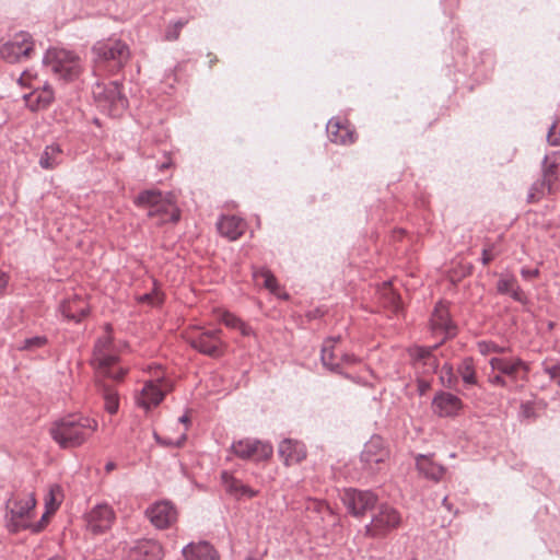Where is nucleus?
<instances>
[{
	"mask_svg": "<svg viewBox=\"0 0 560 560\" xmlns=\"http://www.w3.org/2000/svg\"><path fill=\"white\" fill-rule=\"evenodd\" d=\"M106 330L107 332L95 342L91 363L96 371V386L105 401V410L114 415L119 408V397L116 389L110 386L106 380L120 382L124 380L128 370L118 366L119 358L114 350L109 325L106 326Z\"/></svg>",
	"mask_w": 560,
	"mask_h": 560,
	"instance_id": "nucleus-1",
	"label": "nucleus"
},
{
	"mask_svg": "<svg viewBox=\"0 0 560 560\" xmlns=\"http://www.w3.org/2000/svg\"><path fill=\"white\" fill-rule=\"evenodd\" d=\"M97 429V422L89 417L69 415L52 422L49 433L61 448L82 445Z\"/></svg>",
	"mask_w": 560,
	"mask_h": 560,
	"instance_id": "nucleus-2",
	"label": "nucleus"
},
{
	"mask_svg": "<svg viewBox=\"0 0 560 560\" xmlns=\"http://www.w3.org/2000/svg\"><path fill=\"white\" fill-rule=\"evenodd\" d=\"M92 51L96 69L110 73L119 71L130 57L128 46L119 39L97 42Z\"/></svg>",
	"mask_w": 560,
	"mask_h": 560,
	"instance_id": "nucleus-3",
	"label": "nucleus"
},
{
	"mask_svg": "<svg viewBox=\"0 0 560 560\" xmlns=\"http://www.w3.org/2000/svg\"><path fill=\"white\" fill-rule=\"evenodd\" d=\"M136 205L142 208H149L148 217H160L162 223L172 221L177 222L180 218L179 210L173 203L171 194L163 196L158 189H149L141 191L136 200Z\"/></svg>",
	"mask_w": 560,
	"mask_h": 560,
	"instance_id": "nucleus-4",
	"label": "nucleus"
},
{
	"mask_svg": "<svg viewBox=\"0 0 560 560\" xmlns=\"http://www.w3.org/2000/svg\"><path fill=\"white\" fill-rule=\"evenodd\" d=\"M43 62L54 74L65 81L74 80L81 71L79 57L66 49H48Z\"/></svg>",
	"mask_w": 560,
	"mask_h": 560,
	"instance_id": "nucleus-5",
	"label": "nucleus"
},
{
	"mask_svg": "<svg viewBox=\"0 0 560 560\" xmlns=\"http://www.w3.org/2000/svg\"><path fill=\"white\" fill-rule=\"evenodd\" d=\"M97 106L110 116H119L128 106V100L122 94L121 84L112 81L108 84L96 83L92 90Z\"/></svg>",
	"mask_w": 560,
	"mask_h": 560,
	"instance_id": "nucleus-6",
	"label": "nucleus"
},
{
	"mask_svg": "<svg viewBox=\"0 0 560 560\" xmlns=\"http://www.w3.org/2000/svg\"><path fill=\"white\" fill-rule=\"evenodd\" d=\"M36 506L34 493H27L23 498H10L7 503V527L10 533H19L30 526L28 518Z\"/></svg>",
	"mask_w": 560,
	"mask_h": 560,
	"instance_id": "nucleus-7",
	"label": "nucleus"
},
{
	"mask_svg": "<svg viewBox=\"0 0 560 560\" xmlns=\"http://www.w3.org/2000/svg\"><path fill=\"white\" fill-rule=\"evenodd\" d=\"M35 51L33 36L24 31L15 33L10 39L0 42V58L8 63H19L30 59Z\"/></svg>",
	"mask_w": 560,
	"mask_h": 560,
	"instance_id": "nucleus-8",
	"label": "nucleus"
},
{
	"mask_svg": "<svg viewBox=\"0 0 560 560\" xmlns=\"http://www.w3.org/2000/svg\"><path fill=\"white\" fill-rule=\"evenodd\" d=\"M400 523L401 515L395 508L385 503L380 504L372 514L370 524L365 526V535L372 538L384 537Z\"/></svg>",
	"mask_w": 560,
	"mask_h": 560,
	"instance_id": "nucleus-9",
	"label": "nucleus"
},
{
	"mask_svg": "<svg viewBox=\"0 0 560 560\" xmlns=\"http://www.w3.org/2000/svg\"><path fill=\"white\" fill-rule=\"evenodd\" d=\"M221 329L205 330L198 328L187 337V342L198 352L211 357L219 358L223 355L225 342L221 339Z\"/></svg>",
	"mask_w": 560,
	"mask_h": 560,
	"instance_id": "nucleus-10",
	"label": "nucleus"
},
{
	"mask_svg": "<svg viewBox=\"0 0 560 560\" xmlns=\"http://www.w3.org/2000/svg\"><path fill=\"white\" fill-rule=\"evenodd\" d=\"M389 458V450L380 435H373L365 444L360 455L362 467L369 474L381 470L380 465Z\"/></svg>",
	"mask_w": 560,
	"mask_h": 560,
	"instance_id": "nucleus-11",
	"label": "nucleus"
},
{
	"mask_svg": "<svg viewBox=\"0 0 560 560\" xmlns=\"http://www.w3.org/2000/svg\"><path fill=\"white\" fill-rule=\"evenodd\" d=\"M231 452L241 459L262 462L272 456L273 447L268 442L246 438L233 442Z\"/></svg>",
	"mask_w": 560,
	"mask_h": 560,
	"instance_id": "nucleus-12",
	"label": "nucleus"
},
{
	"mask_svg": "<svg viewBox=\"0 0 560 560\" xmlns=\"http://www.w3.org/2000/svg\"><path fill=\"white\" fill-rule=\"evenodd\" d=\"M342 501L349 513L360 517L365 515L368 511L375 509L377 495L370 490L348 489L343 493Z\"/></svg>",
	"mask_w": 560,
	"mask_h": 560,
	"instance_id": "nucleus-13",
	"label": "nucleus"
},
{
	"mask_svg": "<svg viewBox=\"0 0 560 560\" xmlns=\"http://www.w3.org/2000/svg\"><path fill=\"white\" fill-rule=\"evenodd\" d=\"M145 516L156 529L172 527L178 517L176 506L166 500L158 501L145 510Z\"/></svg>",
	"mask_w": 560,
	"mask_h": 560,
	"instance_id": "nucleus-14",
	"label": "nucleus"
},
{
	"mask_svg": "<svg viewBox=\"0 0 560 560\" xmlns=\"http://www.w3.org/2000/svg\"><path fill=\"white\" fill-rule=\"evenodd\" d=\"M86 527L93 535L106 533L113 526L116 515L106 503L97 504L86 514Z\"/></svg>",
	"mask_w": 560,
	"mask_h": 560,
	"instance_id": "nucleus-15",
	"label": "nucleus"
},
{
	"mask_svg": "<svg viewBox=\"0 0 560 560\" xmlns=\"http://www.w3.org/2000/svg\"><path fill=\"white\" fill-rule=\"evenodd\" d=\"M489 364L493 371H499L510 378L511 383L518 380L526 381L529 372L528 364L520 358L509 360L505 358H491Z\"/></svg>",
	"mask_w": 560,
	"mask_h": 560,
	"instance_id": "nucleus-16",
	"label": "nucleus"
},
{
	"mask_svg": "<svg viewBox=\"0 0 560 560\" xmlns=\"http://www.w3.org/2000/svg\"><path fill=\"white\" fill-rule=\"evenodd\" d=\"M124 560H163V548L155 540L139 539L128 547Z\"/></svg>",
	"mask_w": 560,
	"mask_h": 560,
	"instance_id": "nucleus-17",
	"label": "nucleus"
},
{
	"mask_svg": "<svg viewBox=\"0 0 560 560\" xmlns=\"http://www.w3.org/2000/svg\"><path fill=\"white\" fill-rule=\"evenodd\" d=\"M328 139L336 144L347 145L354 143L357 135L348 120L339 117L331 118L326 126Z\"/></svg>",
	"mask_w": 560,
	"mask_h": 560,
	"instance_id": "nucleus-18",
	"label": "nucleus"
},
{
	"mask_svg": "<svg viewBox=\"0 0 560 560\" xmlns=\"http://www.w3.org/2000/svg\"><path fill=\"white\" fill-rule=\"evenodd\" d=\"M463 407L460 398L448 392H438L432 400V409L440 417H455Z\"/></svg>",
	"mask_w": 560,
	"mask_h": 560,
	"instance_id": "nucleus-19",
	"label": "nucleus"
},
{
	"mask_svg": "<svg viewBox=\"0 0 560 560\" xmlns=\"http://www.w3.org/2000/svg\"><path fill=\"white\" fill-rule=\"evenodd\" d=\"M163 383L162 376H158L155 381L145 382L140 395L137 397V404L145 410L158 406L165 396V392L162 388Z\"/></svg>",
	"mask_w": 560,
	"mask_h": 560,
	"instance_id": "nucleus-20",
	"label": "nucleus"
},
{
	"mask_svg": "<svg viewBox=\"0 0 560 560\" xmlns=\"http://www.w3.org/2000/svg\"><path fill=\"white\" fill-rule=\"evenodd\" d=\"M60 312L67 319L79 323L89 314L90 305L84 298L73 294L62 301Z\"/></svg>",
	"mask_w": 560,
	"mask_h": 560,
	"instance_id": "nucleus-21",
	"label": "nucleus"
},
{
	"mask_svg": "<svg viewBox=\"0 0 560 560\" xmlns=\"http://www.w3.org/2000/svg\"><path fill=\"white\" fill-rule=\"evenodd\" d=\"M431 326L434 332L444 334V339L456 335V325L452 322L446 305L442 302L438 303L433 311Z\"/></svg>",
	"mask_w": 560,
	"mask_h": 560,
	"instance_id": "nucleus-22",
	"label": "nucleus"
},
{
	"mask_svg": "<svg viewBox=\"0 0 560 560\" xmlns=\"http://www.w3.org/2000/svg\"><path fill=\"white\" fill-rule=\"evenodd\" d=\"M217 229L222 236L236 241L244 234L246 223L236 215H222L217 223Z\"/></svg>",
	"mask_w": 560,
	"mask_h": 560,
	"instance_id": "nucleus-23",
	"label": "nucleus"
},
{
	"mask_svg": "<svg viewBox=\"0 0 560 560\" xmlns=\"http://www.w3.org/2000/svg\"><path fill=\"white\" fill-rule=\"evenodd\" d=\"M24 101L26 106L33 112L46 109L54 101V92L48 84H45L25 94Z\"/></svg>",
	"mask_w": 560,
	"mask_h": 560,
	"instance_id": "nucleus-24",
	"label": "nucleus"
},
{
	"mask_svg": "<svg viewBox=\"0 0 560 560\" xmlns=\"http://www.w3.org/2000/svg\"><path fill=\"white\" fill-rule=\"evenodd\" d=\"M182 552L186 560H219L217 550L208 541L190 542Z\"/></svg>",
	"mask_w": 560,
	"mask_h": 560,
	"instance_id": "nucleus-25",
	"label": "nucleus"
},
{
	"mask_svg": "<svg viewBox=\"0 0 560 560\" xmlns=\"http://www.w3.org/2000/svg\"><path fill=\"white\" fill-rule=\"evenodd\" d=\"M279 455L284 459L285 464L299 463L306 457L305 446L294 440L285 439L279 444Z\"/></svg>",
	"mask_w": 560,
	"mask_h": 560,
	"instance_id": "nucleus-26",
	"label": "nucleus"
},
{
	"mask_svg": "<svg viewBox=\"0 0 560 560\" xmlns=\"http://www.w3.org/2000/svg\"><path fill=\"white\" fill-rule=\"evenodd\" d=\"M438 346L433 348L427 347H415L409 350L410 357L415 361L416 364H422L424 372H435L439 364L436 358L433 355L432 351Z\"/></svg>",
	"mask_w": 560,
	"mask_h": 560,
	"instance_id": "nucleus-27",
	"label": "nucleus"
},
{
	"mask_svg": "<svg viewBox=\"0 0 560 560\" xmlns=\"http://www.w3.org/2000/svg\"><path fill=\"white\" fill-rule=\"evenodd\" d=\"M416 464H417L418 470L422 475H424L427 478H430L435 481L440 480L445 472V469L443 466L433 463L431 460V458L425 455H419L417 457Z\"/></svg>",
	"mask_w": 560,
	"mask_h": 560,
	"instance_id": "nucleus-28",
	"label": "nucleus"
},
{
	"mask_svg": "<svg viewBox=\"0 0 560 560\" xmlns=\"http://www.w3.org/2000/svg\"><path fill=\"white\" fill-rule=\"evenodd\" d=\"M62 149L59 144L47 145L40 155L39 165L44 170H52L62 163Z\"/></svg>",
	"mask_w": 560,
	"mask_h": 560,
	"instance_id": "nucleus-29",
	"label": "nucleus"
},
{
	"mask_svg": "<svg viewBox=\"0 0 560 560\" xmlns=\"http://www.w3.org/2000/svg\"><path fill=\"white\" fill-rule=\"evenodd\" d=\"M542 176L552 183L560 178V151L546 154L542 161Z\"/></svg>",
	"mask_w": 560,
	"mask_h": 560,
	"instance_id": "nucleus-30",
	"label": "nucleus"
},
{
	"mask_svg": "<svg viewBox=\"0 0 560 560\" xmlns=\"http://www.w3.org/2000/svg\"><path fill=\"white\" fill-rule=\"evenodd\" d=\"M457 373L467 386L478 385L474 359L470 357L464 358L457 366Z\"/></svg>",
	"mask_w": 560,
	"mask_h": 560,
	"instance_id": "nucleus-31",
	"label": "nucleus"
},
{
	"mask_svg": "<svg viewBox=\"0 0 560 560\" xmlns=\"http://www.w3.org/2000/svg\"><path fill=\"white\" fill-rule=\"evenodd\" d=\"M553 183L551 180H547L545 176L541 179L535 182L528 192L527 201L535 202L541 199L546 194H550L552 191Z\"/></svg>",
	"mask_w": 560,
	"mask_h": 560,
	"instance_id": "nucleus-32",
	"label": "nucleus"
},
{
	"mask_svg": "<svg viewBox=\"0 0 560 560\" xmlns=\"http://www.w3.org/2000/svg\"><path fill=\"white\" fill-rule=\"evenodd\" d=\"M320 359L323 365L331 371H338L340 362L338 354L335 353V348L331 347V340H325L322 348Z\"/></svg>",
	"mask_w": 560,
	"mask_h": 560,
	"instance_id": "nucleus-33",
	"label": "nucleus"
},
{
	"mask_svg": "<svg viewBox=\"0 0 560 560\" xmlns=\"http://www.w3.org/2000/svg\"><path fill=\"white\" fill-rule=\"evenodd\" d=\"M221 322L229 328L240 330L243 336H250L253 334L252 327L232 313L224 312L221 316Z\"/></svg>",
	"mask_w": 560,
	"mask_h": 560,
	"instance_id": "nucleus-34",
	"label": "nucleus"
},
{
	"mask_svg": "<svg viewBox=\"0 0 560 560\" xmlns=\"http://www.w3.org/2000/svg\"><path fill=\"white\" fill-rule=\"evenodd\" d=\"M383 305L389 308L394 314H398L401 311L400 296L392 290L389 287H385L382 293Z\"/></svg>",
	"mask_w": 560,
	"mask_h": 560,
	"instance_id": "nucleus-35",
	"label": "nucleus"
},
{
	"mask_svg": "<svg viewBox=\"0 0 560 560\" xmlns=\"http://www.w3.org/2000/svg\"><path fill=\"white\" fill-rule=\"evenodd\" d=\"M256 281L262 280V285L270 292L275 293L278 289V282L272 272L268 269H259L254 272Z\"/></svg>",
	"mask_w": 560,
	"mask_h": 560,
	"instance_id": "nucleus-36",
	"label": "nucleus"
},
{
	"mask_svg": "<svg viewBox=\"0 0 560 560\" xmlns=\"http://www.w3.org/2000/svg\"><path fill=\"white\" fill-rule=\"evenodd\" d=\"M61 488L58 485L49 487L48 494L45 498L46 515H51L58 509L60 502L57 501L56 495L60 494Z\"/></svg>",
	"mask_w": 560,
	"mask_h": 560,
	"instance_id": "nucleus-37",
	"label": "nucleus"
},
{
	"mask_svg": "<svg viewBox=\"0 0 560 560\" xmlns=\"http://www.w3.org/2000/svg\"><path fill=\"white\" fill-rule=\"evenodd\" d=\"M48 339L46 336H34L30 338H25L20 346L18 347L19 350L22 351H35L39 348H43L47 345Z\"/></svg>",
	"mask_w": 560,
	"mask_h": 560,
	"instance_id": "nucleus-38",
	"label": "nucleus"
},
{
	"mask_svg": "<svg viewBox=\"0 0 560 560\" xmlns=\"http://www.w3.org/2000/svg\"><path fill=\"white\" fill-rule=\"evenodd\" d=\"M221 481H222V485H223L226 493L230 494L231 497H234V494L237 493V489H238L240 485L242 483L241 480L236 479L233 475H231L226 470L222 471Z\"/></svg>",
	"mask_w": 560,
	"mask_h": 560,
	"instance_id": "nucleus-39",
	"label": "nucleus"
},
{
	"mask_svg": "<svg viewBox=\"0 0 560 560\" xmlns=\"http://www.w3.org/2000/svg\"><path fill=\"white\" fill-rule=\"evenodd\" d=\"M188 21H189L188 19H179L176 22L171 23L166 27L165 35H164L165 39L168 42L177 40L179 38L180 31L183 30V27L185 25H187Z\"/></svg>",
	"mask_w": 560,
	"mask_h": 560,
	"instance_id": "nucleus-40",
	"label": "nucleus"
},
{
	"mask_svg": "<svg viewBox=\"0 0 560 560\" xmlns=\"http://www.w3.org/2000/svg\"><path fill=\"white\" fill-rule=\"evenodd\" d=\"M542 371L549 378L560 386V361L546 360L541 363Z\"/></svg>",
	"mask_w": 560,
	"mask_h": 560,
	"instance_id": "nucleus-41",
	"label": "nucleus"
},
{
	"mask_svg": "<svg viewBox=\"0 0 560 560\" xmlns=\"http://www.w3.org/2000/svg\"><path fill=\"white\" fill-rule=\"evenodd\" d=\"M477 347H478V351L482 355H488L490 353H504L508 350L505 347H500L497 343H494L493 341H485V340L479 341L477 343Z\"/></svg>",
	"mask_w": 560,
	"mask_h": 560,
	"instance_id": "nucleus-42",
	"label": "nucleus"
},
{
	"mask_svg": "<svg viewBox=\"0 0 560 560\" xmlns=\"http://www.w3.org/2000/svg\"><path fill=\"white\" fill-rule=\"evenodd\" d=\"M516 281L514 276H501L497 282V291L500 294H509Z\"/></svg>",
	"mask_w": 560,
	"mask_h": 560,
	"instance_id": "nucleus-43",
	"label": "nucleus"
},
{
	"mask_svg": "<svg viewBox=\"0 0 560 560\" xmlns=\"http://www.w3.org/2000/svg\"><path fill=\"white\" fill-rule=\"evenodd\" d=\"M139 302L148 303L152 306H156V305L162 304L163 296L156 289H153L151 292L144 293L143 295H141L139 298Z\"/></svg>",
	"mask_w": 560,
	"mask_h": 560,
	"instance_id": "nucleus-44",
	"label": "nucleus"
},
{
	"mask_svg": "<svg viewBox=\"0 0 560 560\" xmlns=\"http://www.w3.org/2000/svg\"><path fill=\"white\" fill-rule=\"evenodd\" d=\"M547 141L550 145H560V121L551 125L547 133Z\"/></svg>",
	"mask_w": 560,
	"mask_h": 560,
	"instance_id": "nucleus-45",
	"label": "nucleus"
},
{
	"mask_svg": "<svg viewBox=\"0 0 560 560\" xmlns=\"http://www.w3.org/2000/svg\"><path fill=\"white\" fill-rule=\"evenodd\" d=\"M258 493V491L252 489L250 487H248L247 485H244L243 482L240 485L238 489H237V493L234 494V499L236 500H241L243 498H254L256 497Z\"/></svg>",
	"mask_w": 560,
	"mask_h": 560,
	"instance_id": "nucleus-46",
	"label": "nucleus"
},
{
	"mask_svg": "<svg viewBox=\"0 0 560 560\" xmlns=\"http://www.w3.org/2000/svg\"><path fill=\"white\" fill-rule=\"evenodd\" d=\"M497 255H498V253L495 252L494 244H490L487 247H485L482 249V254H481L482 265L483 266L489 265L495 258Z\"/></svg>",
	"mask_w": 560,
	"mask_h": 560,
	"instance_id": "nucleus-47",
	"label": "nucleus"
},
{
	"mask_svg": "<svg viewBox=\"0 0 560 560\" xmlns=\"http://www.w3.org/2000/svg\"><path fill=\"white\" fill-rule=\"evenodd\" d=\"M509 295L516 302H520L522 304H526L528 302V299L526 296V294L524 293V291L521 289V287L518 285L517 281L515 282V284L513 285V289L511 290V292L509 293Z\"/></svg>",
	"mask_w": 560,
	"mask_h": 560,
	"instance_id": "nucleus-48",
	"label": "nucleus"
},
{
	"mask_svg": "<svg viewBox=\"0 0 560 560\" xmlns=\"http://www.w3.org/2000/svg\"><path fill=\"white\" fill-rule=\"evenodd\" d=\"M488 381L490 384H492L494 386L505 387L509 389L512 388L511 382H509L506 378H504V376L500 372H499V374L489 376Z\"/></svg>",
	"mask_w": 560,
	"mask_h": 560,
	"instance_id": "nucleus-49",
	"label": "nucleus"
},
{
	"mask_svg": "<svg viewBox=\"0 0 560 560\" xmlns=\"http://www.w3.org/2000/svg\"><path fill=\"white\" fill-rule=\"evenodd\" d=\"M49 516L50 515H46V512H45L38 522L30 523V526L27 529H31V532L34 534L40 533L48 524Z\"/></svg>",
	"mask_w": 560,
	"mask_h": 560,
	"instance_id": "nucleus-50",
	"label": "nucleus"
},
{
	"mask_svg": "<svg viewBox=\"0 0 560 560\" xmlns=\"http://www.w3.org/2000/svg\"><path fill=\"white\" fill-rule=\"evenodd\" d=\"M154 439L158 443L162 444V445H176V446H180L183 444V441L186 440V436L183 435L182 439L179 441H177L175 444H173L171 441H166V440H163L156 432H154Z\"/></svg>",
	"mask_w": 560,
	"mask_h": 560,
	"instance_id": "nucleus-51",
	"label": "nucleus"
},
{
	"mask_svg": "<svg viewBox=\"0 0 560 560\" xmlns=\"http://www.w3.org/2000/svg\"><path fill=\"white\" fill-rule=\"evenodd\" d=\"M521 275L525 279H532V278H536L539 276V270L537 268L536 269L522 268Z\"/></svg>",
	"mask_w": 560,
	"mask_h": 560,
	"instance_id": "nucleus-52",
	"label": "nucleus"
},
{
	"mask_svg": "<svg viewBox=\"0 0 560 560\" xmlns=\"http://www.w3.org/2000/svg\"><path fill=\"white\" fill-rule=\"evenodd\" d=\"M444 369H447V374H448V377H447V382L444 383V385L448 388H453L454 387V382L456 381L453 376V370H452V366H444Z\"/></svg>",
	"mask_w": 560,
	"mask_h": 560,
	"instance_id": "nucleus-53",
	"label": "nucleus"
},
{
	"mask_svg": "<svg viewBox=\"0 0 560 560\" xmlns=\"http://www.w3.org/2000/svg\"><path fill=\"white\" fill-rule=\"evenodd\" d=\"M430 387V384L429 382L424 381V380H419L418 381V390L420 393V395H423Z\"/></svg>",
	"mask_w": 560,
	"mask_h": 560,
	"instance_id": "nucleus-54",
	"label": "nucleus"
},
{
	"mask_svg": "<svg viewBox=\"0 0 560 560\" xmlns=\"http://www.w3.org/2000/svg\"><path fill=\"white\" fill-rule=\"evenodd\" d=\"M340 360L346 362V363H348V364H351V363H354L357 361V358L353 354L341 353L340 354Z\"/></svg>",
	"mask_w": 560,
	"mask_h": 560,
	"instance_id": "nucleus-55",
	"label": "nucleus"
},
{
	"mask_svg": "<svg viewBox=\"0 0 560 560\" xmlns=\"http://www.w3.org/2000/svg\"><path fill=\"white\" fill-rule=\"evenodd\" d=\"M533 407L529 404L522 405V413L524 417L529 418L533 415Z\"/></svg>",
	"mask_w": 560,
	"mask_h": 560,
	"instance_id": "nucleus-56",
	"label": "nucleus"
},
{
	"mask_svg": "<svg viewBox=\"0 0 560 560\" xmlns=\"http://www.w3.org/2000/svg\"><path fill=\"white\" fill-rule=\"evenodd\" d=\"M7 285V276L4 272L0 271V291L4 289Z\"/></svg>",
	"mask_w": 560,
	"mask_h": 560,
	"instance_id": "nucleus-57",
	"label": "nucleus"
},
{
	"mask_svg": "<svg viewBox=\"0 0 560 560\" xmlns=\"http://www.w3.org/2000/svg\"><path fill=\"white\" fill-rule=\"evenodd\" d=\"M326 340H331V347L335 348L336 345L341 340V337L340 336L329 337Z\"/></svg>",
	"mask_w": 560,
	"mask_h": 560,
	"instance_id": "nucleus-58",
	"label": "nucleus"
},
{
	"mask_svg": "<svg viewBox=\"0 0 560 560\" xmlns=\"http://www.w3.org/2000/svg\"><path fill=\"white\" fill-rule=\"evenodd\" d=\"M115 468H116V464H115L114 462H108V463L105 465V470H106L107 472L113 471Z\"/></svg>",
	"mask_w": 560,
	"mask_h": 560,
	"instance_id": "nucleus-59",
	"label": "nucleus"
},
{
	"mask_svg": "<svg viewBox=\"0 0 560 560\" xmlns=\"http://www.w3.org/2000/svg\"><path fill=\"white\" fill-rule=\"evenodd\" d=\"M178 420H179V422H182V423H185V424H186V423H188V422H189V417H188L187 415H184V416H182Z\"/></svg>",
	"mask_w": 560,
	"mask_h": 560,
	"instance_id": "nucleus-60",
	"label": "nucleus"
},
{
	"mask_svg": "<svg viewBox=\"0 0 560 560\" xmlns=\"http://www.w3.org/2000/svg\"><path fill=\"white\" fill-rule=\"evenodd\" d=\"M27 75H28V74H27V72H26V71H24V72L22 73V75L20 77L19 82H20L21 84H24V80H25V78H26Z\"/></svg>",
	"mask_w": 560,
	"mask_h": 560,
	"instance_id": "nucleus-61",
	"label": "nucleus"
},
{
	"mask_svg": "<svg viewBox=\"0 0 560 560\" xmlns=\"http://www.w3.org/2000/svg\"><path fill=\"white\" fill-rule=\"evenodd\" d=\"M47 560H65V559L62 557H60V556H54V557H50Z\"/></svg>",
	"mask_w": 560,
	"mask_h": 560,
	"instance_id": "nucleus-62",
	"label": "nucleus"
},
{
	"mask_svg": "<svg viewBox=\"0 0 560 560\" xmlns=\"http://www.w3.org/2000/svg\"><path fill=\"white\" fill-rule=\"evenodd\" d=\"M443 505L447 508V510H451V506L447 503V498L443 499Z\"/></svg>",
	"mask_w": 560,
	"mask_h": 560,
	"instance_id": "nucleus-63",
	"label": "nucleus"
}]
</instances>
